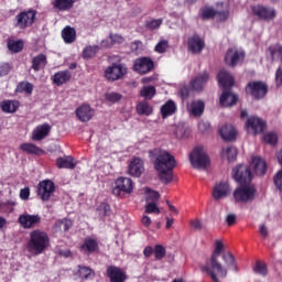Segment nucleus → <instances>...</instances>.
<instances>
[{
	"mask_svg": "<svg viewBox=\"0 0 282 282\" xmlns=\"http://www.w3.org/2000/svg\"><path fill=\"white\" fill-rule=\"evenodd\" d=\"M221 252H224V242L216 240V247L212 253V257L206 265L203 267V271L206 272V274H208L214 282H221L219 278L226 279V276H228V269L224 268L221 262H219Z\"/></svg>",
	"mask_w": 282,
	"mask_h": 282,
	"instance_id": "nucleus-1",
	"label": "nucleus"
},
{
	"mask_svg": "<svg viewBox=\"0 0 282 282\" xmlns=\"http://www.w3.org/2000/svg\"><path fill=\"white\" fill-rule=\"evenodd\" d=\"M154 169L159 173V180L163 184H171L173 182V169H175V156L167 151H160L154 162Z\"/></svg>",
	"mask_w": 282,
	"mask_h": 282,
	"instance_id": "nucleus-2",
	"label": "nucleus"
},
{
	"mask_svg": "<svg viewBox=\"0 0 282 282\" xmlns=\"http://www.w3.org/2000/svg\"><path fill=\"white\" fill-rule=\"evenodd\" d=\"M50 248V235L41 229H34L30 232V238L26 243V250L34 257L43 254Z\"/></svg>",
	"mask_w": 282,
	"mask_h": 282,
	"instance_id": "nucleus-3",
	"label": "nucleus"
},
{
	"mask_svg": "<svg viewBox=\"0 0 282 282\" xmlns=\"http://www.w3.org/2000/svg\"><path fill=\"white\" fill-rule=\"evenodd\" d=\"M245 91L253 100H263L268 96L269 87L262 80H253L247 84Z\"/></svg>",
	"mask_w": 282,
	"mask_h": 282,
	"instance_id": "nucleus-4",
	"label": "nucleus"
},
{
	"mask_svg": "<svg viewBox=\"0 0 282 282\" xmlns=\"http://www.w3.org/2000/svg\"><path fill=\"white\" fill-rule=\"evenodd\" d=\"M36 14H39V12L34 9L21 11L15 15L14 28H18V30H28V28H32V25L36 23Z\"/></svg>",
	"mask_w": 282,
	"mask_h": 282,
	"instance_id": "nucleus-5",
	"label": "nucleus"
},
{
	"mask_svg": "<svg viewBox=\"0 0 282 282\" xmlns=\"http://www.w3.org/2000/svg\"><path fill=\"white\" fill-rule=\"evenodd\" d=\"M189 162L195 169L206 171V169H208V165L210 164V158L208 156V154H206L204 148L196 147L189 154Z\"/></svg>",
	"mask_w": 282,
	"mask_h": 282,
	"instance_id": "nucleus-6",
	"label": "nucleus"
},
{
	"mask_svg": "<svg viewBox=\"0 0 282 282\" xmlns=\"http://www.w3.org/2000/svg\"><path fill=\"white\" fill-rule=\"evenodd\" d=\"M254 195H257V188L250 185H240L234 191V199L239 204H248V202L254 200Z\"/></svg>",
	"mask_w": 282,
	"mask_h": 282,
	"instance_id": "nucleus-7",
	"label": "nucleus"
},
{
	"mask_svg": "<svg viewBox=\"0 0 282 282\" xmlns=\"http://www.w3.org/2000/svg\"><path fill=\"white\" fill-rule=\"evenodd\" d=\"M133 193V181L129 177L120 176L115 182L112 194L116 197H124V195H131Z\"/></svg>",
	"mask_w": 282,
	"mask_h": 282,
	"instance_id": "nucleus-8",
	"label": "nucleus"
},
{
	"mask_svg": "<svg viewBox=\"0 0 282 282\" xmlns=\"http://www.w3.org/2000/svg\"><path fill=\"white\" fill-rule=\"evenodd\" d=\"M251 12L253 17L259 19V21H265L267 23H270V21H274L276 19V10H274L272 7L256 4L251 7Z\"/></svg>",
	"mask_w": 282,
	"mask_h": 282,
	"instance_id": "nucleus-9",
	"label": "nucleus"
},
{
	"mask_svg": "<svg viewBox=\"0 0 282 282\" xmlns=\"http://www.w3.org/2000/svg\"><path fill=\"white\" fill-rule=\"evenodd\" d=\"M232 177L240 185H248L252 182V171L250 166L238 165L232 170Z\"/></svg>",
	"mask_w": 282,
	"mask_h": 282,
	"instance_id": "nucleus-10",
	"label": "nucleus"
},
{
	"mask_svg": "<svg viewBox=\"0 0 282 282\" xmlns=\"http://www.w3.org/2000/svg\"><path fill=\"white\" fill-rule=\"evenodd\" d=\"M56 192V185L52 182V180H44L37 184V197L42 199V202H50V198Z\"/></svg>",
	"mask_w": 282,
	"mask_h": 282,
	"instance_id": "nucleus-11",
	"label": "nucleus"
},
{
	"mask_svg": "<svg viewBox=\"0 0 282 282\" xmlns=\"http://www.w3.org/2000/svg\"><path fill=\"white\" fill-rule=\"evenodd\" d=\"M204 50H206V41L199 34L194 33L187 37V51L191 54L199 55Z\"/></svg>",
	"mask_w": 282,
	"mask_h": 282,
	"instance_id": "nucleus-12",
	"label": "nucleus"
},
{
	"mask_svg": "<svg viewBox=\"0 0 282 282\" xmlns=\"http://www.w3.org/2000/svg\"><path fill=\"white\" fill-rule=\"evenodd\" d=\"M127 74V67L122 64L113 63L111 66H108L105 70V76L107 80H110L111 83H115V80H120L121 78H124V75Z\"/></svg>",
	"mask_w": 282,
	"mask_h": 282,
	"instance_id": "nucleus-13",
	"label": "nucleus"
},
{
	"mask_svg": "<svg viewBox=\"0 0 282 282\" xmlns=\"http://www.w3.org/2000/svg\"><path fill=\"white\" fill-rule=\"evenodd\" d=\"M18 224L23 228L24 230H32L41 224V216L39 214L32 215V214H21L18 218Z\"/></svg>",
	"mask_w": 282,
	"mask_h": 282,
	"instance_id": "nucleus-14",
	"label": "nucleus"
},
{
	"mask_svg": "<svg viewBox=\"0 0 282 282\" xmlns=\"http://www.w3.org/2000/svg\"><path fill=\"white\" fill-rule=\"evenodd\" d=\"M243 58H246V53L243 51L229 48L225 55V63L229 67H237L239 63H243Z\"/></svg>",
	"mask_w": 282,
	"mask_h": 282,
	"instance_id": "nucleus-15",
	"label": "nucleus"
},
{
	"mask_svg": "<svg viewBox=\"0 0 282 282\" xmlns=\"http://www.w3.org/2000/svg\"><path fill=\"white\" fill-rule=\"evenodd\" d=\"M247 129H251L253 135L257 133H263L265 131V121L259 117H249L246 123Z\"/></svg>",
	"mask_w": 282,
	"mask_h": 282,
	"instance_id": "nucleus-16",
	"label": "nucleus"
},
{
	"mask_svg": "<svg viewBox=\"0 0 282 282\" xmlns=\"http://www.w3.org/2000/svg\"><path fill=\"white\" fill-rule=\"evenodd\" d=\"M153 67H155V64L151 57H140L134 63V69L139 74H149Z\"/></svg>",
	"mask_w": 282,
	"mask_h": 282,
	"instance_id": "nucleus-17",
	"label": "nucleus"
},
{
	"mask_svg": "<svg viewBox=\"0 0 282 282\" xmlns=\"http://www.w3.org/2000/svg\"><path fill=\"white\" fill-rule=\"evenodd\" d=\"M106 274L110 282H126L127 281V273L122 271L119 267L109 265L106 270Z\"/></svg>",
	"mask_w": 282,
	"mask_h": 282,
	"instance_id": "nucleus-18",
	"label": "nucleus"
},
{
	"mask_svg": "<svg viewBox=\"0 0 282 282\" xmlns=\"http://www.w3.org/2000/svg\"><path fill=\"white\" fill-rule=\"evenodd\" d=\"M80 252L84 254H94V252H98L100 250V246L98 245V239L86 237L84 242L79 247Z\"/></svg>",
	"mask_w": 282,
	"mask_h": 282,
	"instance_id": "nucleus-19",
	"label": "nucleus"
},
{
	"mask_svg": "<svg viewBox=\"0 0 282 282\" xmlns=\"http://www.w3.org/2000/svg\"><path fill=\"white\" fill-rule=\"evenodd\" d=\"M75 113L80 122H89V120L94 118V113H96V111L91 106H89V104H84L76 109Z\"/></svg>",
	"mask_w": 282,
	"mask_h": 282,
	"instance_id": "nucleus-20",
	"label": "nucleus"
},
{
	"mask_svg": "<svg viewBox=\"0 0 282 282\" xmlns=\"http://www.w3.org/2000/svg\"><path fill=\"white\" fill-rule=\"evenodd\" d=\"M210 75L208 72H203L197 77L191 80L189 85L194 91H204L206 83H208Z\"/></svg>",
	"mask_w": 282,
	"mask_h": 282,
	"instance_id": "nucleus-21",
	"label": "nucleus"
},
{
	"mask_svg": "<svg viewBox=\"0 0 282 282\" xmlns=\"http://www.w3.org/2000/svg\"><path fill=\"white\" fill-rule=\"evenodd\" d=\"M249 169H252L256 175L262 176L268 171V163H265V160L260 156H253Z\"/></svg>",
	"mask_w": 282,
	"mask_h": 282,
	"instance_id": "nucleus-22",
	"label": "nucleus"
},
{
	"mask_svg": "<svg viewBox=\"0 0 282 282\" xmlns=\"http://www.w3.org/2000/svg\"><path fill=\"white\" fill-rule=\"evenodd\" d=\"M50 131H52L50 123L40 124L32 132V140L34 142H41V140H45L50 135Z\"/></svg>",
	"mask_w": 282,
	"mask_h": 282,
	"instance_id": "nucleus-23",
	"label": "nucleus"
},
{
	"mask_svg": "<svg viewBox=\"0 0 282 282\" xmlns=\"http://www.w3.org/2000/svg\"><path fill=\"white\" fill-rule=\"evenodd\" d=\"M229 191H230V185L228 184V182L217 183L213 189V197L216 202H219V199H224V197H228Z\"/></svg>",
	"mask_w": 282,
	"mask_h": 282,
	"instance_id": "nucleus-24",
	"label": "nucleus"
},
{
	"mask_svg": "<svg viewBox=\"0 0 282 282\" xmlns=\"http://www.w3.org/2000/svg\"><path fill=\"white\" fill-rule=\"evenodd\" d=\"M128 173L132 177H140L144 173V161L140 158H134L129 164Z\"/></svg>",
	"mask_w": 282,
	"mask_h": 282,
	"instance_id": "nucleus-25",
	"label": "nucleus"
},
{
	"mask_svg": "<svg viewBox=\"0 0 282 282\" xmlns=\"http://www.w3.org/2000/svg\"><path fill=\"white\" fill-rule=\"evenodd\" d=\"M204 109H206V104L202 99L193 100L187 106V111L194 118H199L204 113Z\"/></svg>",
	"mask_w": 282,
	"mask_h": 282,
	"instance_id": "nucleus-26",
	"label": "nucleus"
},
{
	"mask_svg": "<svg viewBox=\"0 0 282 282\" xmlns=\"http://www.w3.org/2000/svg\"><path fill=\"white\" fill-rule=\"evenodd\" d=\"M47 67V55L40 53L31 59V69L33 72H41V69H45Z\"/></svg>",
	"mask_w": 282,
	"mask_h": 282,
	"instance_id": "nucleus-27",
	"label": "nucleus"
},
{
	"mask_svg": "<svg viewBox=\"0 0 282 282\" xmlns=\"http://www.w3.org/2000/svg\"><path fill=\"white\" fill-rule=\"evenodd\" d=\"M219 100L221 107H232V105H237V100H239V97L232 94L230 88H227L224 89Z\"/></svg>",
	"mask_w": 282,
	"mask_h": 282,
	"instance_id": "nucleus-28",
	"label": "nucleus"
},
{
	"mask_svg": "<svg viewBox=\"0 0 282 282\" xmlns=\"http://www.w3.org/2000/svg\"><path fill=\"white\" fill-rule=\"evenodd\" d=\"M218 84L224 89H231L235 86V77L230 75L227 70H220L217 75Z\"/></svg>",
	"mask_w": 282,
	"mask_h": 282,
	"instance_id": "nucleus-29",
	"label": "nucleus"
},
{
	"mask_svg": "<svg viewBox=\"0 0 282 282\" xmlns=\"http://www.w3.org/2000/svg\"><path fill=\"white\" fill-rule=\"evenodd\" d=\"M69 80H72V72H69L68 69L59 70V72L55 73L53 76V83L57 87H61V86L65 85L66 83H69Z\"/></svg>",
	"mask_w": 282,
	"mask_h": 282,
	"instance_id": "nucleus-30",
	"label": "nucleus"
},
{
	"mask_svg": "<svg viewBox=\"0 0 282 282\" xmlns=\"http://www.w3.org/2000/svg\"><path fill=\"white\" fill-rule=\"evenodd\" d=\"M220 137L226 142H232L237 138V130L231 124H225L219 130Z\"/></svg>",
	"mask_w": 282,
	"mask_h": 282,
	"instance_id": "nucleus-31",
	"label": "nucleus"
},
{
	"mask_svg": "<svg viewBox=\"0 0 282 282\" xmlns=\"http://www.w3.org/2000/svg\"><path fill=\"white\" fill-rule=\"evenodd\" d=\"M20 105L18 100L4 99L0 102V108L3 113H17Z\"/></svg>",
	"mask_w": 282,
	"mask_h": 282,
	"instance_id": "nucleus-32",
	"label": "nucleus"
},
{
	"mask_svg": "<svg viewBox=\"0 0 282 282\" xmlns=\"http://www.w3.org/2000/svg\"><path fill=\"white\" fill-rule=\"evenodd\" d=\"M20 151L28 153L29 155H45V150L39 148L34 143H22L20 145Z\"/></svg>",
	"mask_w": 282,
	"mask_h": 282,
	"instance_id": "nucleus-33",
	"label": "nucleus"
},
{
	"mask_svg": "<svg viewBox=\"0 0 282 282\" xmlns=\"http://www.w3.org/2000/svg\"><path fill=\"white\" fill-rule=\"evenodd\" d=\"M74 3H76V0H54L52 2V6L55 10H58L59 12H68V10H72V8H74Z\"/></svg>",
	"mask_w": 282,
	"mask_h": 282,
	"instance_id": "nucleus-34",
	"label": "nucleus"
},
{
	"mask_svg": "<svg viewBox=\"0 0 282 282\" xmlns=\"http://www.w3.org/2000/svg\"><path fill=\"white\" fill-rule=\"evenodd\" d=\"M62 39L64 43L72 44L76 42V29L67 25L62 30Z\"/></svg>",
	"mask_w": 282,
	"mask_h": 282,
	"instance_id": "nucleus-35",
	"label": "nucleus"
},
{
	"mask_svg": "<svg viewBox=\"0 0 282 282\" xmlns=\"http://www.w3.org/2000/svg\"><path fill=\"white\" fill-rule=\"evenodd\" d=\"M110 42L107 40L101 41V47H113V45H122L124 37L120 34H109Z\"/></svg>",
	"mask_w": 282,
	"mask_h": 282,
	"instance_id": "nucleus-36",
	"label": "nucleus"
},
{
	"mask_svg": "<svg viewBox=\"0 0 282 282\" xmlns=\"http://www.w3.org/2000/svg\"><path fill=\"white\" fill-rule=\"evenodd\" d=\"M177 111V106L175 105V101L167 100L162 107H161V116L162 118H169V116H173Z\"/></svg>",
	"mask_w": 282,
	"mask_h": 282,
	"instance_id": "nucleus-37",
	"label": "nucleus"
},
{
	"mask_svg": "<svg viewBox=\"0 0 282 282\" xmlns=\"http://www.w3.org/2000/svg\"><path fill=\"white\" fill-rule=\"evenodd\" d=\"M268 52L271 56V61L282 63V45L280 43L270 45Z\"/></svg>",
	"mask_w": 282,
	"mask_h": 282,
	"instance_id": "nucleus-38",
	"label": "nucleus"
},
{
	"mask_svg": "<svg viewBox=\"0 0 282 282\" xmlns=\"http://www.w3.org/2000/svg\"><path fill=\"white\" fill-rule=\"evenodd\" d=\"M7 47L11 54H19L23 52V40H8Z\"/></svg>",
	"mask_w": 282,
	"mask_h": 282,
	"instance_id": "nucleus-39",
	"label": "nucleus"
},
{
	"mask_svg": "<svg viewBox=\"0 0 282 282\" xmlns=\"http://www.w3.org/2000/svg\"><path fill=\"white\" fill-rule=\"evenodd\" d=\"M57 169H76V163L74 162V158H57L56 159Z\"/></svg>",
	"mask_w": 282,
	"mask_h": 282,
	"instance_id": "nucleus-40",
	"label": "nucleus"
},
{
	"mask_svg": "<svg viewBox=\"0 0 282 282\" xmlns=\"http://www.w3.org/2000/svg\"><path fill=\"white\" fill-rule=\"evenodd\" d=\"M137 113L139 116H151V113H153V106L147 100L140 101L137 105Z\"/></svg>",
	"mask_w": 282,
	"mask_h": 282,
	"instance_id": "nucleus-41",
	"label": "nucleus"
},
{
	"mask_svg": "<svg viewBox=\"0 0 282 282\" xmlns=\"http://www.w3.org/2000/svg\"><path fill=\"white\" fill-rule=\"evenodd\" d=\"M217 17V10L213 7H204L200 10V19L203 21H210Z\"/></svg>",
	"mask_w": 282,
	"mask_h": 282,
	"instance_id": "nucleus-42",
	"label": "nucleus"
},
{
	"mask_svg": "<svg viewBox=\"0 0 282 282\" xmlns=\"http://www.w3.org/2000/svg\"><path fill=\"white\" fill-rule=\"evenodd\" d=\"M158 94L155 86H144L140 90V97L145 98V100H153V97Z\"/></svg>",
	"mask_w": 282,
	"mask_h": 282,
	"instance_id": "nucleus-43",
	"label": "nucleus"
},
{
	"mask_svg": "<svg viewBox=\"0 0 282 282\" xmlns=\"http://www.w3.org/2000/svg\"><path fill=\"white\" fill-rule=\"evenodd\" d=\"M15 91H18L19 94H23V91H25V94L32 95V93L34 91V85L30 82H20L17 86Z\"/></svg>",
	"mask_w": 282,
	"mask_h": 282,
	"instance_id": "nucleus-44",
	"label": "nucleus"
},
{
	"mask_svg": "<svg viewBox=\"0 0 282 282\" xmlns=\"http://www.w3.org/2000/svg\"><path fill=\"white\" fill-rule=\"evenodd\" d=\"M223 259L228 270H234V272H237V262L235 261V256H232V253L228 252L223 254Z\"/></svg>",
	"mask_w": 282,
	"mask_h": 282,
	"instance_id": "nucleus-45",
	"label": "nucleus"
},
{
	"mask_svg": "<svg viewBox=\"0 0 282 282\" xmlns=\"http://www.w3.org/2000/svg\"><path fill=\"white\" fill-rule=\"evenodd\" d=\"M100 46L98 45H88L83 51V58H94L95 54H98Z\"/></svg>",
	"mask_w": 282,
	"mask_h": 282,
	"instance_id": "nucleus-46",
	"label": "nucleus"
},
{
	"mask_svg": "<svg viewBox=\"0 0 282 282\" xmlns=\"http://www.w3.org/2000/svg\"><path fill=\"white\" fill-rule=\"evenodd\" d=\"M166 257V248L162 245L154 246V259L155 261H162Z\"/></svg>",
	"mask_w": 282,
	"mask_h": 282,
	"instance_id": "nucleus-47",
	"label": "nucleus"
},
{
	"mask_svg": "<svg viewBox=\"0 0 282 282\" xmlns=\"http://www.w3.org/2000/svg\"><path fill=\"white\" fill-rule=\"evenodd\" d=\"M105 100L110 102L111 105H116V102H120L122 100V94L120 93H106Z\"/></svg>",
	"mask_w": 282,
	"mask_h": 282,
	"instance_id": "nucleus-48",
	"label": "nucleus"
},
{
	"mask_svg": "<svg viewBox=\"0 0 282 282\" xmlns=\"http://www.w3.org/2000/svg\"><path fill=\"white\" fill-rule=\"evenodd\" d=\"M253 271L261 276H268V264L257 261Z\"/></svg>",
	"mask_w": 282,
	"mask_h": 282,
	"instance_id": "nucleus-49",
	"label": "nucleus"
},
{
	"mask_svg": "<svg viewBox=\"0 0 282 282\" xmlns=\"http://www.w3.org/2000/svg\"><path fill=\"white\" fill-rule=\"evenodd\" d=\"M163 23L162 19H152V20H148L145 21V28L147 30H158V28H160Z\"/></svg>",
	"mask_w": 282,
	"mask_h": 282,
	"instance_id": "nucleus-50",
	"label": "nucleus"
},
{
	"mask_svg": "<svg viewBox=\"0 0 282 282\" xmlns=\"http://www.w3.org/2000/svg\"><path fill=\"white\" fill-rule=\"evenodd\" d=\"M97 210L102 213L104 217H109V215H111V205L108 203H100Z\"/></svg>",
	"mask_w": 282,
	"mask_h": 282,
	"instance_id": "nucleus-51",
	"label": "nucleus"
},
{
	"mask_svg": "<svg viewBox=\"0 0 282 282\" xmlns=\"http://www.w3.org/2000/svg\"><path fill=\"white\" fill-rule=\"evenodd\" d=\"M166 50H169V41L166 40H162L155 45V52H158V54H164Z\"/></svg>",
	"mask_w": 282,
	"mask_h": 282,
	"instance_id": "nucleus-52",
	"label": "nucleus"
},
{
	"mask_svg": "<svg viewBox=\"0 0 282 282\" xmlns=\"http://www.w3.org/2000/svg\"><path fill=\"white\" fill-rule=\"evenodd\" d=\"M228 162H235L237 160V148L229 147L226 150Z\"/></svg>",
	"mask_w": 282,
	"mask_h": 282,
	"instance_id": "nucleus-53",
	"label": "nucleus"
},
{
	"mask_svg": "<svg viewBox=\"0 0 282 282\" xmlns=\"http://www.w3.org/2000/svg\"><path fill=\"white\" fill-rule=\"evenodd\" d=\"M263 140L267 142V144H276L279 138L276 137V133L269 132L263 135Z\"/></svg>",
	"mask_w": 282,
	"mask_h": 282,
	"instance_id": "nucleus-54",
	"label": "nucleus"
},
{
	"mask_svg": "<svg viewBox=\"0 0 282 282\" xmlns=\"http://www.w3.org/2000/svg\"><path fill=\"white\" fill-rule=\"evenodd\" d=\"M10 72H12V65H10V63L4 62L2 64H0V76H8V74H10Z\"/></svg>",
	"mask_w": 282,
	"mask_h": 282,
	"instance_id": "nucleus-55",
	"label": "nucleus"
},
{
	"mask_svg": "<svg viewBox=\"0 0 282 282\" xmlns=\"http://www.w3.org/2000/svg\"><path fill=\"white\" fill-rule=\"evenodd\" d=\"M79 274L82 279H89L94 274V270L89 267H79Z\"/></svg>",
	"mask_w": 282,
	"mask_h": 282,
	"instance_id": "nucleus-56",
	"label": "nucleus"
},
{
	"mask_svg": "<svg viewBox=\"0 0 282 282\" xmlns=\"http://www.w3.org/2000/svg\"><path fill=\"white\" fill-rule=\"evenodd\" d=\"M59 226H64V232H69L72 230V227L74 226V223L72 219L64 218L62 220H58Z\"/></svg>",
	"mask_w": 282,
	"mask_h": 282,
	"instance_id": "nucleus-57",
	"label": "nucleus"
},
{
	"mask_svg": "<svg viewBox=\"0 0 282 282\" xmlns=\"http://www.w3.org/2000/svg\"><path fill=\"white\" fill-rule=\"evenodd\" d=\"M273 182L278 191L282 193V170L274 175Z\"/></svg>",
	"mask_w": 282,
	"mask_h": 282,
	"instance_id": "nucleus-58",
	"label": "nucleus"
},
{
	"mask_svg": "<svg viewBox=\"0 0 282 282\" xmlns=\"http://www.w3.org/2000/svg\"><path fill=\"white\" fill-rule=\"evenodd\" d=\"M145 213H154L155 215H160V207H158L155 203H149L145 207Z\"/></svg>",
	"mask_w": 282,
	"mask_h": 282,
	"instance_id": "nucleus-59",
	"label": "nucleus"
},
{
	"mask_svg": "<svg viewBox=\"0 0 282 282\" xmlns=\"http://www.w3.org/2000/svg\"><path fill=\"white\" fill-rule=\"evenodd\" d=\"M216 17H218V21H228V17H230V11H217Z\"/></svg>",
	"mask_w": 282,
	"mask_h": 282,
	"instance_id": "nucleus-60",
	"label": "nucleus"
},
{
	"mask_svg": "<svg viewBox=\"0 0 282 282\" xmlns=\"http://www.w3.org/2000/svg\"><path fill=\"white\" fill-rule=\"evenodd\" d=\"M275 85L276 87H281L282 85V66H279V68L275 72Z\"/></svg>",
	"mask_w": 282,
	"mask_h": 282,
	"instance_id": "nucleus-61",
	"label": "nucleus"
},
{
	"mask_svg": "<svg viewBox=\"0 0 282 282\" xmlns=\"http://www.w3.org/2000/svg\"><path fill=\"white\" fill-rule=\"evenodd\" d=\"M180 94H181V98L183 100H186V98H188V96H191V87H188V86L181 87Z\"/></svg>",
	"mask_w": 282,
	"mask_h": 282,
	"instance_id": "nucleus-62",
	"label": "nucleus"
},
{
	"mask_svg": "<svg viewBox=\"0 0 282 282\" xmlns=\"http://www.w3.org/2000/svg\"><path fill=\"white\" fill-rule=\"evenodd\" d=\"M226 224H227V226H235V224H237V215H235V214L227 215Z\"/></svg>",
	"mask_w": 282,
	"mask_h": 282,
	"instance_id": "nucleus-63",
	"label": "nucleus"
},
{
	"mask_svg": "<svg viewBox=\"0 0 282 282\" xmlns=\"http://www.w3.org/2000/svg\"><path fill=\"white\" fill-rule=\"evenodd\" d=\"M21 199H30V187H24L20 191Z\"/></svg>",
	"mask_w": 282,
	"mask_h": 282,
	"instance_id": "nucleus-64",
	"label": "nucleus"
}]
</instances>
